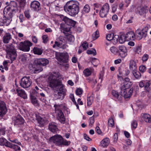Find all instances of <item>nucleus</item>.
Here are the masks:
<instances>
[{"mask_svg": "<svg viewBox=\"0 0 151 151\" xmlns=\"http://www.w3.org/2000/svg\"><path fill=\"white\" fill-rule=\"evenodd\" d=\"M20 11L17 7L15 3L11 2L9 5L5 7L4 9V17L2 20L3 23L6 26L9 25L12 21L14 15L16 13H19Z\"/></svg>", "mask_w": 151, "mask_h": 151, "instance_id": "nucleus-1", "label": "nucleus"}, {"mask_svg": "<svg viewBox=\"0 0 151 151\" xmlns=\"http://www.w3.org/2000/svg\"><path fill=\"white\" fill-rule=\"evenodd\" d=\"M49 86L53 90L58 91V94L60 96L63 95L62 98L63 99V96L65 93V89L64 88V86L62 82L53 74L51 75L48 78Z\"/></svg>", "mask_w": 151, "mask_h": 151, "instance_id": "nucleus-2", "label": "nucleus"}, {"mask_svg": "<svg viewBox=\"0 0 151 151\" xmlns=\"http://www.w3.org/2000/svg\"><path fill=\"white\" fill-rule=\"evenodd\" d=\"M6 58L11 60L10 62L9 60H5L3 63L4 69L7 70L8 69L7 64L8 63H12L15 60L17 56V54L16 49L13 43L6 45Z\"/></svg>", "mask_w": 151, "mask_h": 151, "instance_id": "nucleus-3", "label": "nucleus"}, {"mask_svg": "<svg viewBox=\"0 0 151 151\" xmlns=\"http://www.w3.org/2000/svg\"><path fill=\"white\" fill-rule=\"evenodd\" d=\"M65 11L71 16H75L77 14L79 10L77 1H70L68 2L64 7Z\"/></svg>", "mask_w": 151, "mask_h": 151, "instance_id": "nucleus-4", "label": "nucleus"}, {"mask_svg": "<svg viewBox=\"0 0 151 151\" xmlns=\"http://www.w3.org/2000/svg\"><path fill=\"white\" fill-rule=\"evenodd\" d=\"M50 141L58 146L68 145L70 143V141H67L66 140L64 139L62 136L58 134L51 137L50 138Z\"/></svg>", "mask_w": 151, "mask_h": 151, "instance_id": "nucleus-5", "label": "nucleus"}, {"mask_svg": "<svg viewBox=\"0 0 151 151\" xmlns=\"http://www.w3.org/2000/svg\"><path fill=\"white\" fill-rule=\"evenodd\" d=\"M55 57L59 62L67 63L68 59V55L66 52H58L56 54Z\"/></svg>", "mask_w": 151, "mask_h": 151, "instance_id": "nucleus-6", "label": "nucleus"}, {"mask_svg": "<svg viewBox=\"0 0 151 151\" xmlns=\"http://www.w3.org/2000/svg\"><path fill=\"white\" fill-rule=\"evenodd\" d=\"M151 84V81L142 80L139 82V86L141 88L144 87L146 92L151 93V88L150 87Z\"/></svg>", "mask_w": 151, "mask_h": 151, "instance_id": "nucleus-7", "label": "nucleus"}, {"mask_svg": "<svg viewBox=\"0 0 151 151\" xmlns=\"http://www.w3.org/2000/svg\"><path fill=\"white\" fill-rule=\"evenodd\" d=\"M32 44L30 41H25L24 42H21L19 44L20 50L24 52H28L30 48V47L32 45Z\"/></svg>", "mask_w": 151, "mask_h": 151, "instance_id": "nucleus-8", "label": "nucleus"}, {"mask_svg": "<svg viewBox=\"0 0 151 151\" xmlns=\"http://www.w3.org/2000/svg\"><path fill=\"white\" fill-rule=\"evenodd\" d=\"M148 29V27L146 26L142 30H140V29L137 30L136 31V33L137 38L140 40L143 37H146L147 34Z\"/></svg>", "mask_w": 151, "mask_h": 151, "instance_id": "nucleus-9", "label": "nucleus"}, {"mask_svg": "<svg viewBox=\"0 0 151 151\" xmlns=\"http://www.w3.org/2000/svg\"><path fill=\"white\" fill-rule=\"evenodd\" d=\"M32 81L29 77H24L21 80L20 85L22 87L26 88L29 87Z\"/></svg>", "mask_w": 151, "mask_h": 151, "instance_id": "nucleus-10", "label": "nucleus"}, {"mask_svg": "<svg viewBox=\"0 0 151 151\" xmlns=\"http://www.w3.org/2000/svg\"><path fill=\"white\" fill-rule=\"evenodd\" d=\"M109 6L108 4H104L100 11L99 13L101 17H106L109 11Z\"/></svg>", "mask_w": 151, "mask_h": 151, "instance_id": "nucleus-11", "label": "nucleus"}, {"mask_svg": "<svg viewBox=\"0 0 151 151\" xmlns=\"http://www.w3.org/2000/svg\"><path fill=\"white\" fill-rule=\"evenodd\" d=\"M118 52L119 55L122 58H125L127 55L126 47L124 45L120 46L118 47Z\"/></svg>", "mask_w": 151, "mask_h": 151, "instance_id": "nucleus-12", "label": "nucleus"}, {"mask_svg": "<svg viewBox=\"0 0 151 151\" xmlns=\"http://www.w3.org/2000/svg\"><path fill=\"white\" fill-rule=\"evenodd\" d=\"M35 63L37 65H39L41 66H45L49 63L48 60L45 58H39L36 59L34 61Z\"/></svg>", "mask_w": 151, "mask_h": 151, "instance_id": "nucleus-13", "label": "nucleus"}, {"mask_svg": "<svg viewBox=\"0 0 151 151\" xmlns=\"http://www.w3.org/2000/svg\"><path fill=\"white\" fill-rule=\"evenodd\" d=\"M7 111L5 103L4 101H0V116H3L6 114Z\"/></svg>", "mask_w": 151, "mask_h": 151, "instance_id": "nucleus-14", "label": "nucleus"}, {"mask_svg": "<svg viewBox=\"0 0 151 151\" xmlns=\"http://www.w3.org/2000/svg\"><path fill=\"white\" fill-rule=\"evenodd\" d=\"M13 120L15 125H18L23 124L24 120L22 117L20 115L13 118Z\"/></svg>", "mask_w": 151, "mask_h": 151, "instance_id": "nucleus-15", "label": "nucleus"}, {"mask_svg": "<svg viewBox=\"0 0 151 151\" xmlns=\"http://www.w3.org/2000/svg\"><path fill=\"white\" fill-rule=\"evenodd\" d=\"M124 92H122V89H121V93L122 95V96H123L125 98H129L132 94L133 93V88H131L128 91L127 89H124Z\"/></svg>", "mask_w": 151, "mask_h": 151, "instance_id": "nucleus-16", "label": "nucleus"}, {"mask_svg": "<svg viewBox=\"0 0 151 151\" xmlns=\"http://www.w3.org/2000/svg\"><path fill=\"white\" fill-rule=\"evenodd\" d=\"M17 0L19 2V6H17V3L15 1H10V3L9 5H10V4H11V2H14L15 3V4H16V6H17V9H18L20 10V13L21 12V10L23 9V8H24V6L25 5V0Z\"/></svg>", "mask_w": 151, "mask_h": 151, "instance_id": "nucleus-17", "label": "nucleus"}, {"mask_svg": "<svg viewBox=\"0 0 151 151\" xmlns=\"http://www.w3.org/2000/svg\"><path fill=\"white\" fill-rule=\"evenodd\" d=\"M30 6L32 10L34 11H38L40 9V4L37 1H32L30 4Z\"/></svg>", "mask_w": 151, "mask_h": 151, "instance_id": "nucleus-18", "label": "nucleus"}, {"mask_svg": "<svg viewBox=\"0 0 151 151\" xmlns=\"http://www.w3.org/2000/svg\"><path fill=\"white\" fill-rule=\"evenodd\" d=\"M12 38V35L11 34L8 32L6 33L3 37V42L4 44L8 43Z\"/></svg>", "mask_w": 151, "mask_h": 151, "instance_id": "nucleus-19", "label": "nucleus"}, {"mask_svg": "<svg viewBox=\"0 0 151 151\" xmlns=\"http://www.w3.org/2000/svg\"><path fill=\"white\" fill-rule=\"evenodd\" d=\"M49 129L50 131L54 133L57 132L58 130L56 124L55 122H52L49 123Z\"/></svg>", "mask_w": 151, "mask_h": 151, "instance_id": "nucleus-20", "label": "nucleus"}, {"mask_svg": "<svg viewBox=\"0 0 151 151\" xmlns=\"http://www.w3.org/2000/svg\"><path fill=\"white\" fill-rule=\"evenodd\" d=\"M58 114L57 118L58 120L62 123H65V119L64 114L62 111H60L57 113Z\"/></svg>", "mask_w": 151, "mask_h": 151, "instance_id": "nucleus-21", "label": "nucleus"}, {"mask_svg": "<svg viewBox=\"0 0 151 151\" xmlns=\"http://www.w3.org/2000/svg\"><path fill=\"white\" fill-rule=\"evenodd\" d=\"M148 9L147 6H139L137 8V12L140 15H143L146 13Z\"/></svg>", "mask_w": 151, "mask_h": 151, "instance_id": "nucleus-22", "label": "nucleus"}, {"mask_svg": "<svg viewBox=\"0 0 151 151\" xmlns=\"http://www.w3.org/2000/svg\"><path fill=\"white\" fill-rule=\"evenodd\" d=\"M132 82H124V84L121 87V89H122V92H124V89H127L130 88L132 85Z\"/></svg>", "mask_w": 151, "mask_h": 151, "instance_id": "nucleus-23", "label": "nucleus"}, {"mask_svg": "<svg viewBox=\"0 0 151 151\" xmlns=\"http://www.w3.org/2000/svg\"><path fill=\"white\" fill-rule=\"evenodd\" d=\"M16 91L18 94V95L20 97L24 99L27 98V95L24 90L18 88L16 90Z\"/></svg>", "mask_w": 151, "mask_h": 151, "instance_id": "nucleus-24", "label": "nucleus"}, {"mask_svg": "<svg viewBox=\"0 0 151 151\" xmlns=\"http://www.w3.org/2000/svg\"><path fill=\"white\" fill-rule=\"evenodd\" d=\"M125 36L126 40H134L135 37L134 33L132 31L129 32L127 33Z\"/></svg>", "mask_w": 151, "mask_h": 151, "instance_id": "nucleus-25", "label": "nucleus"}, {"mask_svg": "<svg viewBox=\"0 0 151 151\" xmlns=\"http://www.w3.org/2000/svg\"><path fill=\"white\" fill-rule=\"evenodd\" d=\"M112 94L116 98L117 101H121L122 100L121 94H119V93L117 91L113 90L112 91Z\"/></svg>", "mask_w": 151, "mask_h": 151, "instance_id": "nucleus-26", "label": "nucleus"}, {"mask_svg": "<svg viewBox=\"0 0 151 151\" xmlns=\"http://www.w3.org/2000/svg\"><path fill=\"white\" fill-rule=\"evenodd\" d=\"M112 94L116 98L117 101H121L122 100L121 94H119V93L117 91L113 90L112 91Z\"/></svg>", "mask_w": 151, "mask_h": 151, "instance_id": "nucleus-27", "label": "nucleus"}, {"mask_svg": "<svg viewBox=\"0 0 151 151\" xmlns=\"http://www.w3.org/2000/svg\"><path fill=\"white\" fill-rule=\"evenodd\" d=\"M129 68L132 71H135L137 69V65L135 62L133 60H131L129 63Z\"/></svg>", "mask_w": 151, "mask_h": 151, "instance_id": "nucleus-28", "label": "nucleus"}, {"mask_svg": "<svg viewBox=\"0 0 151 151\" xmlns=\"http://www.w3.org/2000/svg\"><path fill=\"white\" fill-rule=\"evenodd\" d=\"M142 118L146 122L151 123V117L150 115L147 114H144L142 116Z\"/></svg>", "mask_w": 151, "mask_h": 151, "instance_id": "nucleus-29", "label": "nucleus"}, {"mask_svg": "<svg viewBox=\"0 0 151 151\" xmlns=\"http://www.w3.org/2000/svg\"><path fill=\"white\" fill-rule=\"evenodd\" d=\"M109 139L108 138L104 139L101 142V145L103 147L107 146L109 145Z\"/></svg>", "mask_w": 151, "mask_h": 151, "instance_id": "nucleus-30", "label": "nucleus"}, {"mask_svg": "<svg viewBox=\"0 0 151 151\" xmlns=\"http://www.w3.org/2000/svg\"><path fill=\"white\" fill-rule=\"evenodd\" d=\"M61 18L62 19V20L68 25H69L70 23H72L73 22V20L63 15H62L61 17Z\"/></svg>", "mask_w": 151, "mask_h": 151, "instance_id": "nucleus-31", "label": "nucleus"}, {"mask_svg": "<svg viewBox=\"0 0 151 151\" xmlns=\"http://www.w3.org/2000/svg\"><path fill=\"white\" fill-rule=\"evenodd\" d=\"M32 94L31 93V99L32 103L35 106H38L39 104L36 98L34 96L32 95Z\"/></svg>", "mask_w": 151, "mask_h": 151, "instance_id": "nucleus-32", "label": "nucleus"}, {"mask_svg": "<svg viewBox=\"0 0 151 151\" xmlns=\"http://www.w3.org/2000/svg\"><path fill=\"white\" fill-rule=\"evenodd\" d=\"M93 101V97L92 95L88 96L87 97V104L88 106H91Z\"/></svg>", "mask_w": 151, "mask_h": 151, "instance_id": "nucleus-33", "label": "nucleus"}, {"mask_svg": "<svg viewBox=\"0 0 151 151\" xmlns=\"http://www.w3.org/2000/svg\"><path fill=\"white\" fill-rule=\"evenodd\" d=\"M33 51L34 54L39 55H41L42 53V50L41 49L35 47L34 48Z\"/></svg>", "mask_w": 151, "mask_h": 151, "instance_id": "nucleus-34", "label": "nucleus"}, {"mask_svg": "<svg viewBox=\"0 0 151 151\" xmlns=\"http://www.w3.org/2000/svg\"><path fill=\"white\" fill-rule=\"evenodd\" d=\"M90 10V8L89 5L86 4L84 6L82 12L83 14L87 13L89 12Z\"/></svg>", "mask_w": 151, "mask_h": 151, "instance_id": "nucleus-35", "label": "nucleus"}, {"mask_svg": "<svg viewBox=\"0 0 151 151\" xmlns=\"http://www.w3.org/2000/svg\"><path fill=\"white\" fill-rule=\"evenodd\" d=\"M132 71L133 74L136 79H139L141 78V75L139 72L136 71V70Z\"/></svg>", "mask_w": 151, "mask_h": 151, "instance_id": "nucleus-36", "label": "nucleus"}, {"mask_svg": "<svg viewBox=\"0 0 151 151\" xmlns=\"http://www.w3.org/2000/svg\"><path fill=\"white\" fill-rule=\"evenodd\" d=\"M126 40V36L124 35H122L120 36L119 41L120 43H124Z\"/></svg>", "mask_w": 151, "mask_h": 151, "instance_id": "nucleus-37", "label": "nucleus"}, {"mask_svg": "<svg viewBox=\"0 0 151 151\" xmlns=\"http://www.w3.org/2000/svg\"><path fill=\"white\" fill-rule=\"evenodd\" d=\"M91 62L94 66L96 67L99 63V60L97 58H92Z\"/></svg>", "mask_w": 151, "mask_h": 151, "instance_id": "nucleus-38", "label": "nucleus"}, {"mask_svg": "<svg viewBox=\"0 0 151 151\" xmlns=\"http://www.w3.org/2000/svg\"><path fill=\"white\" fill-rule=\"evenodd\" d=\"M36 119L38 122L40 124H43L45 122L44 119L39 115L36 116Z\"/></svg>", "mask_w": 151, "mask_h": 151, "instance_id": "nucleus-39", "label": "nucleus"}, {"mask_svg": "<svg viewBox=\"0 0 151 151\" xmlns=\"http://www.w3.org/2000/svg\"><path fill=\"white\" fill-rule=\"evenodd\" d=\"M60 45L61 46V48L65 49L67 47L66 42L65 40L63 39L62 40H60Z\"/></svg>", "mask_w": 151, "mask_h": 151, "instance_id": "nucleus-40", "label": "nucleus"}, {"mask_svg": "<svg viewBox=\"0 0 151 151\" xmlns=\"http://www.w3.org/2000/svg\"><path fill=\"white\" fill-rule=\"evenodd\" d=\"M110 50L112 53L116 55L118 52V50L116 47L112 46L111 47Z\"/></svg>", "mask_w": 151, "mask_h": 151, "instance_id": "nucleus-41", "label": "nucleus"}, {"mask_svg": "<svg viewBox=\"0 0 151 151\" xmlns=\"http://www.w3.org/2000/svg\"><path fill=\"white\" fill-rule=\"evenodd\" d=\"M83 73L86 76H89L91 74V72L90 70L88 68H86L83 71Z\"/></svg>", "mask_w": 151, "mask_h": 151, "instance_id": "nucleus-42", "label": "nucleus"}, {"mask_svg": "<svg viewBox=\"0 0 151 151\" xmlns=\"http://www.w3.org/2000/svg\"><path fill=\"white\" fill-rule=\"evenodd\" d=\"M61 105L55 104L54 107L55 108V110L56 113L59 112L60 111H62L61 110Z\"/></svg>", "mask_w": 151, "mask_h": 151, "instance_id": "nucleus-43", "label": "nucleus"}, {"mask_svg": "<svg viewBox=\"0 0 151 151\" xmlns=\"http://www.w3.org/2000/svg\"><path fill=\"white\" fill-rule=\"evenodd\" d=\"M99 36V32L96 31L92 35L93 40H95L98 38Z\"/></svg>", "mask_w": 151, "mask_h": 151, "instance_id": "nucleus-44", "label": "nucleus"}, {"mask_svg": "<svg viewBox=\"0 0 151 151\" xmlns=\"http://www.w3.org/2000/svg\"><path fill=\"white\" fill-rule=\"evenodd\" d=\"M67 39L70 42H73L75 40L74 36L70 34L67 36Z\"/></svg>", "mask_w": 151, "mask_h": 151, "instance_id": "nucleus-45", "label": "nucleus"}, {"mask_svg": "<svg viewBox=\"0 0 151 151\" xmlns=\"http://www.w3.org/2000/svg\"><path fill=\"white\" fill-rule=\"evenodd\" d=\"M108 125L109 127H112L114 125L113 119L112 118H109L108 122Z\"/></svg>", "mask_w": 151, "mask_h": 151, "instance_id": "nucleus-46", "label": "nucleus"}, {"mask_svg": "<svg viewBox=\"0 0 151 151\" xmlns=\"http://www.w3.org/2000/svg\"><path fill=\"white\" fill-rule=\"evenodd\" d=\"M106 39L107 40L110 41L114 39V34L113 33H111L108 34L106 36Z\"/></svg>", "mask_w": 151, "mask_h": 151, "instance_id": "nucleus-47", "label": "nucleus"}, {"mask_svg": "<svg viewBox=\"0 0 151 151\" xmlns=\"http://www.w3.org/2000/svg\"><path fill=\"white\" fill-rule=\"evenodd\" d=\"M42 39L43 40V42L44 43H46L48 41V36L46 35H44L42 36Z\"/></svg>", "mask_w": 151, "mask_h": 151, "instance_id": "nucleus-48", "label": "nucleus"}, {"mask_svg": "<svg viewBox=\"0 0 151 151\" xmlns=\"http://www.w3.org/2000/svg\"><path fill=\"white\" fill-rule=\"evenodd\" d=\"M7 140L4 138L0 139V144L1 145H5Z\"/></svg>", "mask_w": 151, "mask_h": 151, "instance_id": "nucleus-49", "label": "nucleus"}, {"mask_svg": "<svg viewBox=\"0 0 151 151\" xmlns=\"http://www.w3.org/2000/svg\"><path fill=\"white\" fill-rule=\"evenodd\" d=\"M93 50H88L87 51V53L88 54H93L94 55H96V51L94 49H93Z\"/></svg>", "mask_w": 151, "mask_h": 151, "instance_id": "nucleus-50", "label": "nucleus"}, {"mask_svg": "<svg viewBox=\"0 0 151 151\" xmlns=\"http://www.w3.org/2000/svg\"><path fill=\"white\" fill-rule=\"evenodd\" d=\"M89 125L91 127H92L94 122V115L90 117L89 119Z\"/></svg>", "mask_w": 151, "mask_h": 151, "instance_id": "nucleus-51", "label": "nucleus"}, {"mask_svg": "<svg viewBox=\"0 0 151 151\" xmlns=\"http://www.w3.org/2000/svg\"><path fill=\"white\" fill-rule=\"evenodd\" d=\"M70 98L73 102H74L75 104L76 105L78 108V104L76 103L74 98V97L73 94H70Z\"/></svg>", "mask_w": 151, "mask_h": 151, "instance_id": "nucleus-52", "label": "nucleus"}, {"mask_svg": "<svg viewBox=\"0 0 151 151\" xmlns=\"http://www.w3.org/2000/svg\"><path fill=\"white\" fill-rule=\"evenodd\" d=\"M83 91V90L81 88H78L76 90V93L77 95H80L82 93Z\"/></svg>", "mask_w": 151, "mask_h": 151, "instance_id": "nucleus-53", "label": "nucleus"}, {"mask_svg": "<svg viewBox=\"0 0 151 151\" xmlns=\"http://www.w3.org/2000/svg\"><path fill=\"white\" fill-rule=\"evenodd\" d=\"M60 41L58 42L56 41L55 42V44L53 45L52 47L53 48H55L56 47H58L60 48H61V46L60 45Z\"/></svg>", "mask_w": 151, "mask_h": 151, "instance_id": "nucleus-54", "label": "nucleus"}, {"mask_svg": "<svg viewBox=\"0 0 151 151\" xmlns=\"http://www.w3.org/2000/svg\"><path fill=\"white\" fill-rule=\"evenodd\" d=\"M139 69L140 72L144 73L146 70V68L145 66L142 65L140 66Z\"/></svg>", "mask_w": 151, "mask_h": 151, "instance_id": "nucleus-55", "label": "nucleus"}, {"mask_svg": "<svg viewBox=\"0 0 151 151\" xmlns=\"http://www.w3.org/2000/svg\"><path fill=\"white\" fill-rule=\"evenodd\" d=\"M12 148L15 151L20 150V147L15 144H13Z\"/></svg>", "mask_w": 151, "mask_h": 151, "instance_id": "nucleus-56", "label": "nucleus"}, {"mask_svg": "<svg viewBox=\"0 0 151 151\" xmlns=\"http://www.w3.org/2000/svg\"><path fill=\"white\" fill-rule=\"evenodd\" d=\"M9 140L10 141H11L13 143H15L19 145H21V143L19 142L18 140L17 139H15L13 140H12L10 139V138L9 139Z\"/></svg>", "mask_w": 151, "mask_h": 151, "instance_id": "nucleus-57", "label": "nucleus"}, {"mask_svg": "<svg viewBox=\"0 0 151 151\" xmlns=\"http://www.w3.org/2000/svg\"><path fill=\"white\" fill-rule=\"evenodd\" d=\"M83 48L84 50H86L88 47V44L87 42L85 41L82 45Z\"/></svg>", "mask_w": 151, "mask_h": 151, "instance_id": "nucleus-58", "label": "nucleus"}, {"mask_svg": "<svg viewBox=\"0 0 151 151\" xmlns=\"http://www.w3.org/2000/svg\"><path fill=\"white\" fill-rule=\"evenodd\" d=\"M131 125L133 128L134 129H135L136 128L137 126V122L136 121H133L132 122Z\"/></svg>", "mask_w": 151, "mask_h": 151, "instance_id": "nucleus-59", "label": "nucleus"}, {"mask_svg": "<svg viewBox=\"0 0 151 151\" xmlns=\"http://www.w3.org/2000/svg\"><path fill=\"white\" fill-rule=\"evenodd\" d=\"M103 76L104 73L102 71H101L100 73V75L99 77V79L101 82L102 81Z\"/></svg>", "mask_w": 151, "mask_h": 151, "instance_id": "nucleus-60", "label": "nucleus"}, {"mask_svg": "<svg viewBox=\"0 0 151 151\" xmlns=\"http://www.w3.org/2000/svg\"><path fill=\"white\" fill-rule=\"evenodd\" d=\"M13 144H12L11 143L8 141H7V142H6V143L5 145V146L6 147H9L11 148H12V145Z\"/></svg>", "mask_w": 151, "mask_h": 151, "instance_id": "nucleus-61", "label": "nucleus"}, {"mask_svg": "<svg viewBox=\"0 0 151 151\" xmlns=\"http://www.w3.org/2000/svg\"><path fill=\"white\" fill-rule=\"evenodd\" d=\"M24 14L25 17L27 18H29L30 17L29 12L28 10L24 12Z\"/></svg>", "mask_w": 151, "mask_h": 151, "instance_id": "nucleus-62", "label": "nucleus"}, {"mask_svg": "<svg viewBox=\"0 0 151 151\" xmlns=\"http://www.w3.org/2000/svg\"><path fill=\"white\" fill-rule=\"evenodd\" d=\"M148 59V55L147 54L144 55L142 57V60L144 61H146Z\"/></svg>", "mask_w": 151, "mask_h": 151, "instance_id": "nucleus-63", "label": "nucleus"}, {"mask_svg": "<svg viewBox=\"0 0 151 151\" xmlns=\"http://www.w3.org/2000/svg\"><path fill=\"white\" fill-rule=\"evenodd\" d=\"M32 42L36 43L37 42V38L35 36H33L32 37Z\"/></svg>", "mask_w": 151, "mask_h": 151, "instance_id": "nucleus-64", "label": "nucleus"}]
</instances>
